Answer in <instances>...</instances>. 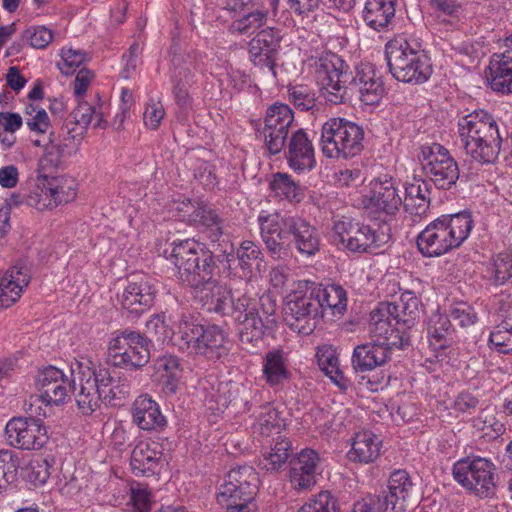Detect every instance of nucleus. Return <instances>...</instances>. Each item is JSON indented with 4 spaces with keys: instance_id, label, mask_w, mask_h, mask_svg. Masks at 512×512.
<instances>
[{
    "instance_id": "nucleus-1",
    "label": "nucleus",
    "mask_w": 512,
    "mask_h": 512,
    "mask_svg": "<svg viewBox=\"0 0 512 512\" xmlns=\"http://www.w3.org/2000/svg\"><path fill=\"white\" fill-rule=\"evenodd\" d=\"M461 143L467 155L481 164H493L501 151L502 138L494 117L475 110L458 122Z\"/></svg>"
},
{
    "instance_id": "nucleus-2",
    "label": "nucleus",
    "mask_w": 512,
    "mask_h": 512,
    "mask_svg": "<svg viewBox=\"0 0 512 512\" xmlns=\"http://www.w3.org/2000/svg\"><path fill=\"white\" fill-rule=\"evenodd\" d=\"M167 259L175 266L179 281L192 288L194 294L216 280L213 252L193 239L174 241Z\"/></svg>"
},
{
    "instance_id": "nucleus-3",
    "label": "nucleus",
    "mask_w": 512,
    "mask_h": 512,
    "mask_svg": "<svg viewBox=\"0 0 512 512\" xmlns=\"http://www.w3.org/2000/svg\"><path fill=\"white\" fill-rule=\"evenodd\" d=\"M473 219L470 212L442 215L429 223L416 239L425 257H439L458 248L470 235Z\"/></svg>"
},
{
    "instance_id": "nucleus-4",
    "label": "nucleus",
    "mask_w": 512,
    "mask_h": 512,
    "mask_svg": "<svg viewBox=\"0 0 512 512\" xmlns=\"http://www.w3.org/2000/svg\"><path fill=\"white\" fill-rule=\"evenodd\" d=\"M364 136L361 125L345 118H330L322 125L321 151L331 159L353 158L362 152Z\"/></svg>"
},
{
    "instance_id": "nucleus-5",
    "label": "nucleus",
    "mask_w": 512,
    "mask_h": 512,
    "mask_svg": "<svg viewBox=\"0 0 512 512\" xmlns=\"http://www.w3.org/2000/svg\"><path fill=\"white\" fill-rule=\"evenodd\" d=\"M385 54L389 70L398 81L421 84L431 76L432 69L425 56L402 37L390 40Z\"/></svg>"
},
{
    "instance_id": "nucleus-6",
    "label": "nucleus",
    "mask_w": 512,
    "mask_h": 512,
    "mask_svg": "<svg viewBox=\"0 0 512 512\" xmlns=\"http://www.w3.org/2000/svg\"><path fill=\"white\" fill-rule=\"evenodd\" d=\"M283 312L286 324L293 331L303 335L314 331L321 317V304L308 282H299L286 296Z\"/></svg>"
},
{
    "instance_id": "nucleus-7",
    "label": "nucleus",
    "mask_w": 512,
    "mask_h": 512,
    "mask_svg": "<svg viewBox=\"0 0 512 512\" xmlns=\"http://www.w3.org/2000/svg\"><path fill=\"white\" fill-rule=\"evenodd\" d=\"M452 475L458 484L476 497L487 499L496 493V467L486 458H462L454 463Z\"/></svg>"
},
{
    "instance_id": "nucleus-8",
    "label": "nucleus",
    "mask_w": 512,
    "mask_h": 512,
    "mask_svg": "<svg viewBox=\"0 0 512 512\" xmlns=\"http://www.w3.org/2000/svg\"><path fill=\"white\" fill-rule=\"evenodd\" d=\"M178 333L188 348L208 359H219L228 353L226 334L217 325L197 324L183 315L178 323Z\"/></svg>"
},
{
    "instance_id": "nucleus-9",
    "label": "nucleus",
    "mask_w": 512,
    "mask_h": 512,
    "mask_svg": "<svg viewBox=\"0 0 512 512\" xmlns=\"http://www.w3.org/2000/svg\"><path fill=\"white\" fill-rule=\"evenodd\" d=\"M378 228L344 218L334 223L335 237L349 251L363 253L378 248L390 240V227L386 223L377 224Z\"/></svg>"
},
{
    "instance_id": "nucleus-10",
    "label": "nucleus",
    "mask_w": 512,
    "mask_h": 512,
    "mask_svg": "<svg viewBox=\"0 0 512 512\" xmlns=\"http://www.w3.org/2000/svg\"><path fill=\"white\" fill-rule=\"evenodd\" d=\"M348 65L337 54L324 52L315 61V78L324 98L332 104L347 99Z\"/></svg>"
},
{
    "instance_id": "nucleus-11",
    "label": "nucleus",
    "mask_w": 512,
    "mask_h": 512,
    "mask_svg": "<svg viewBox=\"0 0 512 512\" xmlns=\"http://www.w3.org/2000/svg\"><path fill=\"white\" fill-rule=\"evenodd\" d=\"M150 346L148 338L126 329L109 341L108 358L116 367L137 370L149 362Z\"/></svg>"
},
{
    "instance_id": "nucleus-12",
    "label": "nucleus",
    "mask_w": 512,
    "mask_h": 512,
    "mask_svg": "<svg viewBox=\"0 0 512 512\" xmlns=\"http://www.w3.org/2000/svg\"><path fill=\"white\" fill-rule=\"evenodd\" d=\"M424 175L442 190L451 189L459 179V168L450 152L438 143L423 145L418 156Z\"/></svg>"
},
{
    "instance_id": "nucleus-13",
    "label": "nucleus",
    "mask_w": 512,
    "mask_h": 512,
    "mask_svg": "<svg viewBox=\"0 0 512 512\" xmlns=\"http://www.w3.org/2000/svg\"><path fill=\"white\" fill-rule=\"evenodd\" d=\"M108 369L104 367L81 368L72 387L78 409L83 415H91L104 400V391L109 383Z\"/></svg>"
},
{
    "instance_id": "nucleus-14",
    "label": "nucleus",
    "mask_w": 512,
    "mask_h": 512,
    "mask_svg": "<svg viewBox=\"0 0 512 512\" xmlns=\"http://www.w3.org/2000/svg\"><path fill=\"white\" fill-rule=\"evenodd\" d=\"M260 485L258 473L252 466L244 465L231 469L220 486L218 503L255 500Z\"/></svg>"
},
{
    "instance_id": "nucleus-15",
    "label": "nucleus",
    "mask_w": 512,
    "mask_h": 512,
    "mask_svg": "<svg viewBox=\"0 0 512 512\" xmlns=\"http://www.w3.org/2000/svg\"><path fill=\"white\" fill-rule=\"evenodd\" d=\"M290 215L279 213H265L258 216L261 238L269 255L274 259H285L289 256L292 243L290 231L286 227V221Z\"/></svg>"
},
{
    "instance_id": "nucleus-16",
    "label": "nucleus",
    "mask_w": 512,
    "mask_h": 512,
    "mask_svg": "<svg viewBox=\"0 0 512 512\" xmlns=\"http://www.w3.org/2000/svg\"><path fill=\"white\" fill-rule=\"evenodd\" d=\"M75 385L76 378L70 379L55 366L39 369L35 377V386L39 391L40 401L50 406L65 404L70 399L72 387Z\"/></svg>"
},
{
    "instance_id": "nucleus-17",
    "label": "nucleus",
    "mask_w": 512,
    "mask_h": 512,
    "mask_svg": "<svg viewBox=\"0 0 512 512\" xmlns=\"http://www.w3.org/2000/svg\"><path fill=\"white\" fill-rule=\"evenodd\" d=\"M279 30L267 27L259 31L249 42V57L264 75L276 78V60L281 46Z\"/></svg>"
},
{
    "instance_id": "nucleus-18",
    "label": "nucleus",
    "mask_w": 512,
    "mask_h": 512,
    "mask_svg": "<svg viewBox=\"0 0 512 512\" xmlns=\"http://www.w3.org/2000/svg\"><path fill=\"white\" fill-rule=\"evenodd\" d=\"M8 443L22 450H39L48 441L47 429L40 419L15 417L5 428Z\"/></svg>"
},
{
    "instance_id": "nucleus-19",
    "label": "nucleus",
    "mask_w": 512,
    "mask_h": 512,
    "mask_svg": "<svg viewBox=\"0 0 512 512\" xmlns=\"http://www.w3.org/2000/svg\"><path fill=\"white\" fill-rule=\"evenodd\" d=\"M157 290L154 281L141 274L128 278L122 293L118 294L121 307L130 313L141 314L153 305Z\"/></svg>"
},
{
    "instance_id": "nucleus-20",
    "label": "nucleus",
    "mask_w": 512,
    "mask_h": 512,
    "mask_svg": "<svg viewBox=\"0 0 512 512\" xmlns=\"http://www.w3.org/2000/svg\"><path fill=\"white\" fill-rule=\"evenodd\" d=\"M163 446L157 441H140L132 450L130 466L135 476L160 474L164 465Z\"/></svg>"
},
{
    "instance_id": "nucleus-21",
    "label": "nucleus",
    "mask_w": 512,
    "mask_h": 512,
    "mask_svg": "<svg viewBox=\"0 0 512 512\" xmlns=\"http://www.w3.org/2000/svg\"><path fill=\"white\" fill-rule=\"evenodd\" d=\"M380 313V309L376 308L370 314L369 332L374 338L373 340L387 348L389 354L395 348L401 349L408 345L409 337L406 329L395 325L394 320L390 317H381Z\"/></svg>"
},
{
    "instance_id": "nucleus-22",
    "label": "nucleus",
    "mask_w": 512,
    "mask_h": 512,
    "mask_svg": "<svg viewBox=\"0 0 512 512\" xmlns=\"http://www.w3.org/2000/svg\"><path fill=\"white\" fill-rule=\"evenodd\" d=\"M349 83L365 105H377L385 94L382 76L370 63L358 65Z\"/></svg>"
},
{
    "instance_id": "nucleus-23",
    "label": "nucleus",
    "mask_w": 512,
    "mask_h": 512,
    "mask_svg": "<svg viewBox=\"0 0 512 512\" xmlns=\"http://www.w3.org/2000/svg\"><path fill=\"white\" fill-rule=\"evenodd\" d=\"M173 67L171 80L173 83V94L178 106L187 109L191 106V97L188 93V86L194 83L195 68L190 55L174 51L171 58Z\"/></svg>"
},
{
    "instance_id": "nucleus-24",
    "label": "nucleus",
    "mask_w": 512,
    "mask_h": 512,
    "mask_svg": "<svg viewBox=\"0 0 512 512\" xmlns=\"http://www.w3.org/2000/svg\"><path fill=\"white\" fill-rule=\"evenodd\" d=\"M320 463L318 453L304 449L290 460L289 478L294 489L308 490L316 484V474Z\"/></svg>"
},
{
    "instance_id": "nucleus-25",
    "label": "nucleus",
    "mask_w": 512,
    "mask_h": 512,
    "mask_svg": "<svg viewBox=\"0 0 512 512\" xmlns=\"http://www.w3.org/2000/svg\"><path fill=\"white\" fill-rule=\"evenodd\" d=\"M287 160L296 172L311 170L316 164L312 141L303 129L292 132L287 143Z\"/></svg>"
},
{
    "instance_id": "nucleus-26",
    "label": "nucleus",
    "mask_w": 512,
    "mask_h": 512,
    "mask_svg": "<svg viewBox=\"0 0 512 512\" xmlns=\"http://www.w3.org/2000/svg\"><path fill=\"white\" fill-rule=\"evenodd\" d=\"M184 212V217L190 223L201 225L209 230L211 242H216L223 234V219L210 206L197 203L194 205L190 200L183 202V207L179 208Z\"/></svg>"
},
{
    "instance_id": "nucleus-27",
    "label": "nucleus",
    "mask_w": 512,
    "mask_h": 512,
    "mask_svg": "<svg viewBox=\"0 0 512 512\" xmlns=\"http://www.w3.org/2000/svg\"><path fill=\"white\" fill-rule=\"evenodd\" d=\"M132 416L133 422L141 430H161L167 424L159 405L147 394L140 395L135 399L132 405Z\"/></svg>"
},
{
    "instance_id": "nucleus-28",
    "label": "nucleus",
    "mask_w": 512,
    "mask_h": 512,
    "mask_svg": "<svg viewBox=\"0 0 512 512\" xmlns=\"http://www.w3.org/2000/svg\"><path fill=\"white\" fill-rule=\"evenodd\" d=\"M418 305L419 300L409 293L407 298H405V295H402L398 302H383L377 308L380 309L381 317H390L394 320L395 325L408 330L415 324L418 317Z\"/></svg>"
},
{
    "instance_id": "nucleus-29",
    "label": "nucleus",
    "mask_w": 512,
    "mask_h": 512,
    "mask_svg": "<svg viewBox=\"0 0 512 512\" xmlns=\"http://www.w3.org/2000/svg\"><path fill=\"white\" fill-rule=\"evenodd\" d=\"M368 207L375 208L388 215L394 214L402 203L392 179L376 180L371 184L367 195Z\"/></svg>"
},
{
    "instance_id": "nucleus-30",
    "label": "nucleus",
    "mask_w": 512,
    "mask_h": 512,
    "mask_svg": "<svg viewBox=\"0 0 512 512\" xmlns=\"http://www.w3.org/2000/svg\"><path fill=\"white\" fill-rule=\"evenodd\" d=\"M390 359L387 348L382 347L374 340L370 343L358 345L354 348L351 362L356 372L372 371L384 365Z\"/></svg>"
},
{
    "instance_id": "nucleus-31",
    "label": "nucleus",
    "mask_w": 512,
    "mask_h": 512,
    "mask_svg": "<svg viewBox=\"0 0 512 512\" xmlns=\"http://www.w3.org/2000/svg\"><path fill=\"white\" fill-rule=\"evenodd\" d=\"M488 69L487 80L490 87L503 94L512 93V50L494 54Z\"/></svg>"
},
{
    "instance_id": "nucleus-32",
    "label": "nucleus",
    "mask_w": 512,
    "mask_h": 512,
    "mask_svg": "<svg viewBox=\"0 0 512 512\" xmlns=\"http://www.w3.org/2000/svg\"><path fill=\"white\" fill-rule=\"evenodd\" d=\"M286 227L293 236L297 250L306 255H313L319 248V236L316 229L305 219L291 216L286 221Z\"/></svg>"
},
{
    "instance_id": "nucleus-33",
    "label": "nucleus",
    "mask_w": 512,
    "mask_h": 512,
    "mask_svg": "<svg viewBox=\"0 0 512 512\" xmlns=\"http://www.w3.org/2000/svg\"><path fill=\"white\" fill-rule=\"evenodd\" d=\"M396 0H367L362 11L365 24L377 31H386L395 17Z\"/></svg>"
},
{
    "instance_id": "nucleus-34",
    "label": "nucleus",
    "mask_w": 512,
    "mask_h": 512,
    "mask_svg": "<svg viewBox=\"0 0 512 512\" xmlns=\"http://www.w3.org/2000/svg\"><path fill=\"white\" fill-rule=\"evenodd\" d=\"M381 440L370 431H361L355 434L352 447L347 457L352 462L372 463L380 455Z\"/></svg>"
},
{
    "instance_id": "nucleus-35",
    "label": "nucleus",
    "mask_w": 512,
    "mask_h": 512,
    "mask_svg": "<svg viewBox=\"0 0 512 512\" xmlns=\"http://www.w3.org/2000/svg\"><path fill=\"white\" fill-rule=\"evenodd\" d=\"M195 296L210 312L225 317L227 311H230L229 306L233 298L232 291L227 285L220 283L218 280L204 287L202 292L195 293Z\"/></svg>"
},
{
    "instance_id": "nucleus-36",
    "label": "nucleus",
    "mask_w": 512,
    "mask_h": 512,
    "mask_svg": "<svg viewBox=\"0 0 512 512\" xmlns=\"http://www.w3.org/2000/svg\"><path fill=\"white\" fill-rule=\"evenodd\" d=\"M453 328L447 315L433 312L427 322V337L434 350L446 349L450 346Z\"/></svg>"
},
{
    "instance_id": "nucleus-37",
    "label": "nucleus",
    "mask_w": 512,
    "mask_h": 512,
    "mask_svg": "<svg viewBox=\"0 0 512 512\" xmlns=\"http://www.w3.org/2000/svg\"><path fill=\"white\" fill-rule=\"evenodd\" d=\"M388 489L389 494L382 493L377 496L387 497L389 510H395L398 500L406 502L415 495V486L405 470H395L391 473L388 480Z\"/></svg>"
},
{
    "instance_id": "nucleus-38",
    "label": "nucleus",
    "mask_w": 512,
    "mask_h": 512,
    "mask_svg": "<svg viewBox=\"0 0 512 512\" xmlns=\"http://www.w3.org/2000/svg\"><path fill=\"white\" fill-rule=\"evenodd\" d=\"M268 322V317L264 320L256 310L240 323L242 328L239 332V340L244 349L251 351L259 347L268 329Z\"/></svg>"
},
{
    "instance_id": "nucleus-39",
    "label": "nucleus",
    "mask_w": 512,
    "mask_h": 512,
    "mask_svg": "<svg viewBox=\"0 0 512 512\" xmlns=\"http://www.w3.org/2000/svg\"><path fill=\"white\" fill-rule=\"evenodd\" d=\"M312 286L316 300L321 304V315L326 309L331 310L333 315H342L347 307L346 291L336 284L327 286Z\"/></svg>"
},
{
    "instance_id": "nucleus-40",
    "label": "nucleus",
    "mask_w": 512,
    "mask_h": 512,
    "mask_svg": "<svg viewBox=\"0 0 512 512\" xmlns=\"http://www.w3.org/2000/svg\"><path fill=\"white\" fill-rule=\"evenodd\" d=\"M263 374L267 383L271 386H277L290 378V372L287 369L286 359L282 350L273 349L265 355Z\"/></svg>"
},
{
    "instance_id": "nucleus-41",
    "label": "nucleus",
    "mask_w": 512,
    "mask_h": 512,
    "mask_svg": "<svg viewBox=\"0 0 512 512\" xmlns=\"http://www.w3.org/2000/svg\"><path fill=\"white\" fill-rule=\"evenodd\" d=\"M54 133L50 132L47 138V142H43L40 139L32 140V144L36 147H44V154L41 159V163L44 167L56 168L60 166L65 157L72 155L76 152L75 149L70 148V144L59 140L58 143H54Z\"/></svg>"
},
{
    "instance_id": "nucleus-42",
    "label": "nucleus",
    "mask_w": 512,
    "mask_h": 512,
    "mask_svg": "<svg viewBox=\"0 0 512 512\" xmlns=\"http://www.w3.org/2000/svg\"><path fill=\"white\" fill-rule=\"evenodd\" d=\"M47 189L52 200V208L73 201L77 195L76 181L67 176L47 177Z\"/></svg>"
},
{
    "instance_id": "nucleus-43",
    "label": "nucleus",
    "mask_w": 512,
    "mask_h": 512,
    "mask_svg": "<svg viewBox=\"0 0 512 512\" xmlns=\"http://www.w3.org/2000/svg\"><path fill=\"white\" fill-rule=\"evenodd\" d=\"M292 452L291 442L283 437L277 438L268 450L263 452L260 465L270 472L278 471L290 458Z\"/></svg>"
},
{
    "instance_id": "nucleus-44",
    "label": "nucleus",
    "mask_w": 512,
    "mask_h": 512,
    "mask_svg": "<svg viewBox=\"0 0 512 512\" xmlns=\"http://www.w3.org/2000/svg\"><path fill=\"white\" fill-rule=\"evenodd\" d=\"M284 426V420L280 417L278 410L267 403L260 407L252 429L253 433L268 437L273 433H279Z\"/></svg>"
},
{
    "instance_id": "nucleus-45",
    "label": "nucleus",
    "mask_w": 512,
    "mask_h": 512,
    "mask_svg": "<svg viewBox=\"0 0 512 512\" xmlns=\"http://www.w3.org/2000/svg\"><path fill=\"white\" fill-rule=\"evenodd\" d=\"M155 369L159 381L163 384V390L170 394L176 393L181 371L178 358L172 355L163 356L156 361Z\"/></svg>"
},
{
    "instance_id": "nucleus-46",
    "label": "nucleus",
    "mask_w": 512,
    "mask_h": 512,
    "mask_svg": "<svg viewBox=\"0 0 512 512\" xmlns=\"http://www.w3.org/2000/svg\"><path fill=\"white\" fill-rule=\"evenodd\" d=\"M316 357L320 369L340 388L347 387V379L339 368V359L335 351L329 346L317 349Z\"/></svg>"
},
{
    "instance_id": "nucleus-47",
    "label": "nucleus",
    "mask_w": 512,
    "mask_h": 512,
    "mask_svg": "<svg viewBox=\"0 0 512 512\" xmlns=\"http://www.w3.org/2000/svg\"><path fill=\"white\" fill-rule=\"evenodd\" d=\"M472 426L482 432V437L488 440H495L504 434L506 427L502 421L497 419L494 409H482L472 420Z\"/></svg>"
},
{
    "instance_id": "nucleus-48",
    "label": "nucleus",
    "mask_w": 512,
    "mask_h": 512,
    "mask_svg": "<svg viewBox=\"0 0 512 512\" xmlns=\"http://www.w3.org/2000/svg\"><path fill=\"white\" fill-rule=\"evenodd\" d=\"M13 277L12 274H4L0 280V302L5 307L14 304L30 283V278L22 276V278H17V284H13L11 282Z\"/></svg>"
},
{
    "instance_id": "nucleus-49",
    "label": "nucleus",
    "mask_w": 512,
    "mask_h": 512,
    "mask_svg": "<svg viewBox=\"0 0 512 512\" xmlns=\"http://www.w3.org/2000/svg\"><path fill=\"white\" fill-rule=\"evenodd\" d=\"M25 203L38 211L52 210V200L47 189V176L37 178L36 184L25 194Z\"/></svg>"
},
{
    "instance_id": "nucleus-50",
    "label": "nucleus",
    "mask_w": 512,
    "mask_h": 512,
    "mask_svg": "<svg viewBox=\"0 0 512 512\" xmlns=\"http://www.w3.org/2000/svg\"><path fill=\"white\" fill-rule=\"evenodd\" d=\"M420 193V186L416 184H409L405 188V197L402 200L405 211L411 215L423 217L426 216L430 208V197L421 196L417 198Z\"/></svg>"
},
{
    "instance_id": "nucleus-51",
    "label": "nucleus",
    "mask_w": 512,
    "mask_h": 512,
    "mask_svg": "<svg viewBox=\"0 0 512 512\" xmlns=\"http://www.w3.org/2000/svg\"><path fill=\"white\" fill-rule=\"evenodd\" d=\"M267 16V10L256 9L234 20L230 25V31L241 35L251 33L266 24Z\"/></svg>"
},
{
    "instance_id": "nucleus-52",
    "label": "nucleus",
    "mask_w": 512,
    "mask_h": 512,
    "mask_svg": "<svg viewBox=\"0 0 512 512\" xmlns=\"http://www.w3.org/2000/svg\"><path fill=\"white\" fill-rule=\"evenodd\" d=\"M20 460L13 450H0V490L17 479Z\"/></svg>"
},
{
    "instance_id": "nucleus-53",
    "label": "nucleus",
    "mask_w": 512,
    "mask_h": 512,
    "mask_svg": "<svg viewBox=\"0 0 512 512\" xmlns=\"http://www.w3.org/2000/svg\"><path fill=\"white\" fill-rule=\"evenodd\" d=\"M294 122L292 109L283 103H274L266 110L264 127H291Z\"/></svg>"
},
{
    "instance_id": "nucleus-54",
    "label": "nucleus",
    "mask_w": 512,
    "mask_h": 512,
    "mask_svg": "<svg viewBox=\"0 0 512 512\" xmlns=\"http://www.w3.org/2000/svg\"><path fill=\"white\" fill-rule=\"evenodd\" d=\"M271 190L279 197L289 201H299L300 189L286 173H276L270 183Z\"/></svg>"
},
{
    "instance_id": "nucleus-55",
    "label": "nucleus",
    "mask_w": 512,
    "mask_h": 512,
    "mask_svg": "<svg viewBox=\"0 0 512 512\" xmlns=\"http://www.w3.org/2000/svg\"><path fill=\"white\" fill-rule=\"evenodd\" d=\"M290 127H263L264 145L270 154H279L287 143Z\"/></svg>"
},
{
    "instance_id": "nucleus-56",
    "label": "nucleus",
    "mask_w": 512,
    "mask_h": 512,
    "mask_svg": "<svg viewBox=\"0 0 512 512\" xmlns=\"http://www.w3.org/2000/svg\"><path fill=\"white\" fill-rule=\"evenodd\" d=\"M289 100L300 111H312L316 108L315 92L305 85L288 88Z\"/></svg>"
},
{
    "instance_id": "nucleus-57",
    "label": "nucleus",
    "mask_w": 512,
    "mask_h": 512,
    "mask_svg": "<svg viewBox=\"0 0 512 512\" xmlns=\"http://www.w3.org/2000/svg\"><path fill=\"white\" fill-rule=\"evenodd\" d=\"M297 512H340L338 502L329 491L309 499Z\"/></svg>"
},
{
    "instance_id": "nucleus-58",
    "label": "nucleus",
    "mask_w": 512,
    "mask_h": 512,
    "mask_svg": "<svg viewBox=\"0 0 512 512\" xmlns=\"http://www.w3.org/2000/svg\"><path fill=\"white\" fill-rule=\"evenodd\" d=\"M51 464L46 458L32 459L25 468L26 479L35 486L43 485L50 476Z\"/></svg>"
},
{
    "instance_id": "nucleus-59",
    "label": "nucleus",
    "mask_w": 512,
    "mask_h": 512,
    "mask_svg": "<svg viewBox=\"0 0 512 512\" xmlns=\"http://www.w3.org/2000/svg\"><path fill=\"white\" fill-rule=\"evenodd\" d=\"M108 378L110 381L103 389L104 400H108L109 402L116 399L120 400L126 398L130 394L131 385L127 377L119 376L115 378L108 370Z\"/></svg>"
},
{
    "instance_id": "nucleus-60",
    "label": "nucleus",
    "mask_w": 512,
    "mask_h": 512,
    "mask_svg": "<svg viewBox=\"0 0 512 512\" xmlns=\"http://www.w3.org/2000/svg\"><path fill=\"white\" fill-rule=\"evenodd\" d=\"M86 60L87 55L81 50H75L72 48L62 49L61 61L58 62L57 66L62 74L70 75L73 74Z\"/></svg>"
},
{
    "instance_id": "nucleus-61",
    "label": "nucleus",
    "mask_w": 512,
    "mask_h": 512,
    "mask_svg": "<svg viewBox=\"0 0 512 512\" xmlns=\"http://www.w3.org/2000/svg\"><path fill=\"white\" fill-rule=\"evenodd\" d=\"M229 307L230 311H227L225 317H230L239 324L257 310V308L252 304L251 298L246 295H242L237 299L233 297Z\"/></svg>"
},
{
    "instance_id": "nucleus-62",
    "label": "nucleus",
    "mask_w": 512,
    "mask_h": 512,
    "mask_svg": "<svg viewBox=\"0 0 512 512\" xmlns=\"http://www.w3.org/2000/svg\"><path fill=\"white\" fill-rule=\"evenodd\" d=\"M85 132L86 130L83 127L68 117L61 127L59 138L62 142L70 144V148L77 151Z\"/></svg>"
},
{
    "instance_id": "nucleus-63",
    "label": "nucleus",
    "mask_w": 512,
    "mask_h": 512,
    "mask_svg": "<svg viewBox=\"0 0 512 512\" xmlns=\"http://www.w3.org/2000/svg\"><path fill=\"white\" fill-rule=\"evenodd\" d=\"M237 258L242 269H249L254 262L262 260L263 253L255 242L245 240L237 249Z\"/></svg>"
},
{
    "instance_id": "nucleus-64",
    "label": "nucleus",
    "mask_w": 512,
    "mask_h": 512,
    "mask_svg": "<svg viewBox=\"0 0 512 512\" xmlns=\"http://www.w3.org/2000/svg\"><path fill=\"white\" fill-rule=\"evenodd\" d=\"M353 512H389V500L369 494L354 504Z\"/></svg>"
}]
</instances>
